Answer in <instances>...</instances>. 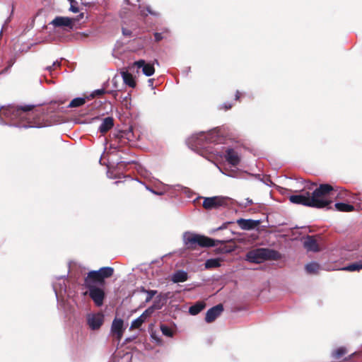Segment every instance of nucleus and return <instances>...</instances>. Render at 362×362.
I'll list each match as a JSON object with an SVG mask.
<instances>
[{
  "label": "nucleus",
  "mask_w": 362,
  "mask_h": 362,
  "mask_svg": "<svg viewBox=\"0 0 362 362\" xmlns=\"http://www.w3.org/2000/svg\"><path fill=\"white\" fill-rule=\"evenodd\" d=\"M89 327L93 329H98L103 325L104 316L101 313H89L86 317Z\"/></svg>",
  "instance_id": "obj_10"
},
{
  "label": "nucleus",
  "mask_w": 362,
  "mask_h": 362,
  "mask_svg": "<svg viewBox=\"0 0 362 362\" xmlns=\"http://www.w3.org/2000/svg\"><path fill=\"white\" fill-rule=\"evenodd\" d=\"M61 63L59 61L54 62L52 66H47L46 69L48 71H52V69H54L56 67H59L60 66Z\"/></svg>",
  "instance_id": "obj_35"
},
{
  "label": "nucleus",
  "mask_w": 362,
  "mask_h": 362,
  "mask_svg": "<svg viewBox=\"0 0 362 362\" xmlns=\"http://www.w3.org/2000/svg\"><path fill=\"white\" fill-rule=\"evenodd\" d=\"M123 34L124 35H127V31H125L124 30H123Z\"/></svg>",
  "instance_id": "obj_44"
},
{
  "label": "nucleus",
  "mask_w": 362,
  "mask_h": 362,
  "mask_svg": "<svg viewBox=\"0 0 362 362\" xmlns=\"http://www.w3.org/2000/svg\"><path fill=\"white\" fill-rule=\"evenodd\" d=\"M183 241L185 245L189 248H195L196 245L203 247H213L221 242L204 235L192 233H185L183 235Z\"/></svg>",
  "instance_id": "obj_2"
},
{
  "label": "nucleus",
  "mask_w": 362,
  "mask_h": 362,
  "mask_svg": "<svg viewBox=\"0 0 362 362\" xmlns=\"http://www.w3.org/2000/svg\"><path fill=\"white\" fill-rule=\"evenodd\" d=\"M143 291L146 292L147 293V296H146V300H145L146 302H149L152 299V298L156 293V291H153V290H151V291H146V290L143 289Z\"/></svg>",
  "instance_id": "obj_33"
},
{
  "label": "nucleus",
  "mask_w": 362,
  "mask_h": 362,
  "mask_svg": "<svg viewBox=\"0 0 362 362\" xmlns=\"http://www.w3.org/2000/svg\"><path fill=\"white\" fill-rule=\"evenodd\" d=\"M303 245L309 251L316 252L318 250V245L315 238L311 236H308L304 242Z\"/></svg>",
  "instance_id": "obj_18"
},
{
  "label": "nucleus",
  "mask_w": 362,
  "mask_h": 362,
  "mask_svg": "<svg viewBox=\"0 0 362 362\" xmlns=\"http://www.w3.org/2000/svg\"><path fill=\"white\" fill-rule=\"evenodd\" d=\"M113 272V269L109 267H103L98 271H91L85 279V284L92 283L96 285H102L104 283V279L111 276Z\"/></svg>",
  "instance_id": "obj_5"
},
{
  "label": "nucleus",
  "mask_w": 362,
  "mask_h": 362,
  "mask_svg": "<svg viewBox=\"0 0 362 362\" xmlns=\"http://www.w3.org/2000/svg\"><path fill=\"white\" fill-rule=\"evenodd\" d=\"M305 269L308 273L315 274L320 269V265L316 262H310L305 266Z\"/></svg>",
  "instance_id": "obj_25"
},
{
  "label": "nucleus",
  "mask_w": 362,
  "mask_h": 362,
  "mask_svg": "<svg viewBox=\"0 0 362 362\" xmlns=\"http://www.w3.org/2000/svg\"><path fill=\"white\" fill-rule=\"evenodd\" d=\"M121 74L125 84L132 88L135 87L136 83L134 78L130 73L128 71H122Z\"/></svg>",
  "instance_id": "obj_21"
},
{
  "label": "nucleus",
  "mask_w": 362,
  "mask_h": 362,
  "mask_svg": "<svg viewBox=\"0 0 362 362\" xmlns=\"http://www.w3.org/2000/svg\"><path fill=\"white\" fill-rule=\"evenodd\" d=\"M33 105H26L21 107L8 106L6 108L2 107L1 112L5 116L9 117L11 120L16 119H29L33 117L28 112L31 111Z\"/></svg>",
  "instance_id": "obj_3"
},
{
  "label": "nucleus",
  "mask_w": 362,
  "mask_h": 362,
  "mask_svg": "<svg viewBox=\"0 0 362 362\" xmlns=\"http://www.w3.org/2000/svg\"><path fill=\"white\" fill-rule=\"evenodd\" d=\"M238 225L243 230H250L257 226V223L251 219L240 218L237 221Z\"/></svg>",
  "instance_id": "obj_16"
},
{
  "label": "nucleus",
  "mask_w": 362,
  "mask_h": 362,
  "mask_svg": "<svg viewBox=\"0 0 362 362\" xmlns=\"http://www.w3.org/2000/svg\"><path fill=\"white\" fill-rule=\"evenodd\" d=\"M239 97H240V93H239V92L238 91V92L236 93V94H235V99H236V100H238V99L239 98Z\"/></svg>",
  "instance_id": "obj_43"
},
{
  "label": "nucleus",
  "mask_w": 362,
  "mask_h": 362,
  "mask_svg": "<svg viewBox=\"0 0 362 362\" xmlns=\"http://www.w3.org/2000/svg\"><path fill=\"white\" fill-rule=\"evenodd\" d=\"M223 310V307L221 304H218L210 308L206 314L205 320L207 322H213L217 317H218Z\"/></svg>",
  "instance_id": "obj_14"
},
{
  "label": "nucleus",
  "mask_w": 362,
  "mask_h": 362,
  "mask_svg": "<svg viewBox=\"0 0 362 362\" xmlns=\"http://www.w3.org/2000/svg\"><path fill=\"white\" fill-rule=\"evenodd\" d=\"M336 210L343 212H350L354 211V206L349 204L346 203H336L334 204Z\"/></svg>",
  "instance_id": "obj_22"
},
{
  "label": "nucleus",
  "mask_w": 362,
  "mask_h": 362,
  "mask_svg": "<svg viewBox=\"0 0 362 362\" xmlns=\"http://www.w3.org/2000/svg\"><path fill=\"white\" fill-rule=\"evenodd\" d=\"M341 269L349 272L359 271L360 269H362V263L355 262L349 264L347 267H343Z\"/></svg>",
  "instance_id": "obj_26"
},
{
  "label": "nucleus",
  "mask_w": 362,
  "mask_h": 362,
  "mask_svg": "<svg viewBox=\"0 0 362 362\" xmlns=\"http://www.w3.org/2000/svg\"><path fill=\"white\" fill-rule=\"evenodd\" d=\"M358 206L360 209H362V199H358Z\"/></svg>",
  "instance_id": "obj_41"
},
{
  "label": "nucleus",
  "mask_w": 362,
  "mask_h": 362,
  "mask_svg": "<svg viewBox=\"0 0 362 362\" xmlns=\"http://www.w3.org/2000/svg\"><path fill=\"white\" fill-rule=\"evenodd\" d=\"M205 307V304L203 302H198L194 305L191 306L189 309V312L191 315H195L201 312Z\"/></svg>",
  "instance_id": "obj_24"
},
{
  "label": "nucleus",
  "mask_w": 362,
  "mask_h": 362,
  "mask_svg": "<svg viewBox=\"0 0 362 362\" xmlns=\"http://www.w3.org/2000/svg\"><path fill=\"white\" fill-rule=\"evenodd\" d=\"M139 8L140 13L142 16H147L148 14L156 15V13L153 12L151 10L150 7L148 6H143L141 5H139Z\"/></svg>",
  "instance_id": "obj_30"
},
{
  "label": "nucleus",
  "mask_w": 362,
  "mask_h": 362,
  "mask_svg": "<svg viewBox=\"0 0 362 362\" xmlns=\"http://www.w3.org/2000/svg\"><path fill=\"white\" fill-rule=\"evenodd\" d=\"M221 262L222 259L221 258L209 259L205 262V268L213 269L218 267L221 266Z\"/></svg>",
  "instance_id": "obj_23"
},
{
  "label": "nucleus",
  "mask_w": 362,
  "mask_h": 362,
  "mask_svg": "<svg viewBox=\"0 0 362 362\" xmlns=\"http://www.w3.org/2000/svg\"><path fill=\"white\" fill-rule=\"evenodd\" d=\"M123 34L124 35H127V31H125L124 30H123Z\"/></svg>",
  "instance_id": "obj_45"
},
{
  "label": "nucleus",
  "mask_w": 362,
  "mask_h": 362,
  "mask_svg": "<svg viewBox=\"0 0 362 362\" xmlns=\"http://www.w3.org/2000/svg\"><path fill=\"white\" fill-rule=\"evenodd\" d=\"M22 127H24V128L37 127V126H34V125H23Z\"/></svg>",
  "instance_id": "obj_42"
},
{
  "label": "nucleus",
  "mask_w": 362,
  "mask_h": 362,
  "mask_svg": "<svg viewBox=\"0 0 362 362\" xmlns=\"http://www.w3.org/2000/svg\"><path fill=\"white\" fill-rule=\"evenodd\" d=\"M124 322L121 319L115 318L111 326V333L117 340H120L124 332Z\"/></svg>",
  "instance_id": "obj_12"
},
{
  "label": "nucleus",
  "mask_w": 362,
  "mask_h": 362,
  "mask_svg": "<svg viewBox=\"0 0 362 362\" xmlns=\"http://www.w3.org/2000/svg\"><path fill=\"white\" fill-rule=\"evenodd\" d=\"M113 119L112 117H105L99 127V131L101 133H105L113 127Z\"/></svg>",
  "instance_id": "obj_20"
},
{
  "label": "nucleus",
  "mask_w": 362,
  "mask_h": 362,
  "mask_svg": "<svg viewBox=\"0 0 362 362\" xmlns=\"http://www.w3.org/2000/svg\"><path fill=\"white\" fill-rule=\"evenodd\" d=\"M227 161L232 165H236L240 162V157L233 149H228L226 156Z\"/></svg>",
  "instance_id": "obj_17"
},
{
  "label": "nucleus",
  "mask_w": 362,
  "mask_h": 362,
  "mask_svg": "<svg viewBox=\"0 0 362 362\" xmlns=\"http://www.w3.org/2000/svg\"><path fill=\"white\" fill-rule=\"evenodd\" d=\"M128 4H131L130 0H125Z\"/></svg>",
  "instance_id": "obj_46"
},
{
  "label": "nucleus",
  "mask_w": 362,
  "mask_h": 362,
  "mask_svg": "<svg viewBox=\"0 0 362 362\" xmlns=\"http://www.w3.org/2000/svg\"><path fill=\"white\" fill-rule=\"evenodd\" d=\"M70 4L69 11L72 13H76L79 12L78 7V2L76 0H68Z\"/></svg>",
  "instance_id": "obj_31"
},
{
  "label": "nucleus",
  "mask_w": 362,
  "mask_h": 362,
  "mask_svg": "<svg viewBox=\"0 0 362 362\" xmlns=\"http://www.w3.org/2000/svg\"><path fill=\"white\" fill-rule=\"evenodd\" d=\"M276 252L266 248H258L247 252L246 259L250 262L260 263L267 259L274 258Z\"/></svg>",
  "instance_id": "obj_6"
},
{
  "label": "nucleus",
  "mask_w": 362,
  "mask_h": 362,
  "mask_svg": "<svg viewBox=\"0 0 362 362\" xmlns=\"http://www.w3.org/2000/svg\"><path fill=\"white\" fill-rule=\"evenodd\" d=\"M104 93H105V90L103 89L95 90V91L93 92V93L91 94V96L93 98L96 95H100L103 94Z\"/></svg>",
  "instance_id": "obj_37"
},
{
  "label": "nucleus",
  "mask_w": 362,
  "mask_h": 362,
  "mask_svg": "<svg viewBox=\"0 0 362 362\" xmlns=\"http://www.w3.org/2000/svg\"><path fill=\"white\" fill-rule=\"evenodd\" d=\"M252 203H253V202L252 199H250V198H247V199H245V202L240 203V205L243 207H247V206L252 204Z\"/></svg>",
  "instance_id": "obj_36"
},
{
  "label": "nucleus",
  "mask_w": 362,
  "mask_h": 362,
  "mask_svg": "<svg viewBox=\"0 0 362 362\" xmlns=\"http://www.w3.org/2000/svg\"><path fill=\"white\" fill-rule=\"evenodd\" d=\"M230 200L229 197L223 196L205 197L203 202V206L208 210L216 209L220 206H227Z\"/></svg>",
  "instance_id": "obj_7"
},
{
  "label": "nucleus",
  "mask_w": 362,
  "mask_h": 362,
  "mask_svg": "<svg viewBox=\"0 0 362 362\" xmlns=\"http://www.w3.org/2000/svg\"><path fill=\"white\" fill-rule=\"evenodd\" d=\"M146 319L142 315H141L132 322L131 328H139L146 321Z\"/></svg>",
  "instance_id": "obj_28"
},
{
  "label": "nucleus",
  "mask_w": 362,
  "mask_h": 362,
  "mask_svg": "<svg viewBox=\"0 0 362 362\" xmlns=\"http://www.w3.org/2000/svg\"><path fill=\"white\" fill-rule=\"evenodd\" d=\"M54 290L55 291V292L57 293V291H56V288L54 286Z\"/></svg>",
  "instance_id": "obj_47"
},
{
  "label": "nucleus",
  "mask_w": 362,
  "mask_h": 362,
  "mask_svg": "<svg viewBox=\"0 0 362 362\" xmlns=\"http://www.w3.org/2000/svg\"><path fill=\"white\" fill-rule=\"evenodd\" d=\"M232 107L231 104L225 103L223 105V107L221 108H224L225 110H228Z\"/></svg>",
  "instance_id": "obj_39"
},
{
  "label": "nucleus",
  "mask_w": 362,
  "mask_h": 362,
  "mask_svg": "<svg viewBox=\"0 0 362 362\" xmlns=\"http://www.w3.org/2000/svg\"><path fill=\"white\" fill-rule=\"evenodd\" d=\"M209 139L205 136L204 132H199L192 135L189 139V144L192 148H198L202 146L204 140H208Z\"/></svg>",
  "instance_id": "obj_15"
},
{
  "label": "nucleus",
  "mask_w": 362,
  "mask_h": 362,
  "mask_svg": "<svg viewBox=\"0 0 362 362\" xmlns=\"http://www.w3.org/2000/svg\"><path fill=\"white\" fill-rule=\"evenodd\" d=\"M49 25L54 28L71 30L74 25V19L65 16H57L49 23Z\"/></svg>",
  "instance_id": "obj_9"
},
{
  "label": "nucleus",
  "mask_w": 362,
  "mask_h": 362,
  "mask_svg": "<svg viewBox=\"0 0 362 362\" xmlns=\"http://www.w3.org/2000/svg\"><path fill=\"white\" fill-rule=\"evenodd\" d=\"M160 330H161L162 333L167 337L173 336V331L171 330L170 328H169L166 325H161Z\"/></svg>",
  "instance_id": "obj_32"
},
{
  "label": "nucleus",
  "mask_w": 362,
  "mask_h": 362,
  "mask_svg": "<svg viewBox=\"0 0 362 362\" xmlns=\"http://www.w3.org/2000/svg\"><path fill=\"white\" fill-rule=\"evenodd\" d=\"M133 66L137 69H141L142 73L146 76H151L155 73L153 65L151 63H146L144 59L135 62L133 64Z\"/></svg>",
  "instance_id": "obj_13"
},
{
  "label": "nucleus",
  "mask_w": 362,
  "mask_h": 362,
  "mask_svg": "<svg viewBox=\"0 0 362 362\" xmlns=\"http://www.w3.org/2000/svg\"><path fill=\"white\" fill-rule=\"evenodd\" d=\"M291 203L296 204H302L307 206H311L310 193L305 192L300 194L291 195L289 197Z\"/></svg>",
  "instance_id": "obj_11"
},
{
  "label": "nucleus",
  "mask_w": 362,
  "mask_h": 362,
  "mask_svg": "<svg viewBox=\"0 0 362 362\" xmlns=\"http://www.w3.org/2000/svg\"><path fill=\"white\" fill-rule=\"evenodd\" d=\"M148 83L149 86H151V87L153 86V78L148 79Z\"/></svg>",
  "instance_id": "obj_40"
},
{
  "label": "nucleus",
  "mask_w": 362,
  "mask_h": 362,
  "mask_svg": "<svg viewBox=\"0 0 362 362\" xmlns=\"http://www.w3.org/2000/svg\"><path fill=\"white\" fill-rule=\"evenodd\" d=\"M188 279V274L183 270H178L172 276V281L174 283L184 282Z\"/></svg>",
  "instance_id": "obj_19"
},
{
  "label": "nucleus",
  "mask_w": 362,
  "mask_h": 362,
  "mask_svg": "<svg viewBox=\"0 0 362 362\" xmlns=\"http://www.w3.org/2000/svg\"><path fill=\"white\" fill-rule=\"evenodd\" d=\"M338 191L334 189L330 185L322 184L316 188L310 194L311 207L324 208L332 202V198L337 197L339 199H345L349 193L346 190Z\"/></svg>",
  "instance_id": "obj_1"
},
{
  "label": "nucleus",
  "mask_w": 362,
  "mask_h": 362,
  "mask_svg": "<svg viewBox=\"0 0 362 362\" xmlns=\"http://www.w3.org/2000/svg\"><path fill=\"white\" fill-rule=\"evenodd\" d=\"M341 260L362 258V243L353 242L346 245L339 251Z\"/></svg>",
  "instance_id": "obj_4"
},
{
  "label": "nucleus",
  "mask_w": 362,
  "mask_h": 362,
  "mask_svg": "<svg viewBox=\"0 0 362 362\" xmlns=\"http://www.w3.org/2000/svg\"><path fill=\"white\" fill-rule=\"evenodd\" d=\"M89 290V296L93 299L97 306H100L103 303L105 293L103 289L98 288L96 284L92 283L85 284Z\"/></svg>",
  "instance_id": "obj_8"
},
{
  "label": "nucleus",
  "mask_w": 362,
  "mask_h": 362,
  "mask_svg": "<svg viewBox=\"0 0 362 362\" xmlns=\"http://www.w3.org/2000/svg\"><path fill=\"white\" fill-rule=\"evenodd\" d=\"M154 36L156 41H160L163 39L162 35L160 33H156Z\"/></svg>",
  "instance_id": "obj_38"
},
{
  "label": "nucleus",
  "mask_w": 362,
  "mask_h": 362,
  "mask_svg": "<svg viewBox=\"0 0 362 362\" xmlns=\"http://www.w3.org/2000/svg\"><path fill=\"white\" fill-rule=\"evenodd\" d=\"M155 310V307L151 306L146 309L141 315L147 319Z\"/></svg>",
  "instance_id": "obj_34"
},
{
  "label": "nucleus",
  "mask_w": 362,
  "mask_h": 362,
  "mask_svg": "<svg viewBox=\"0 0 362 362\" xmlns=\"http://www.w3.org/2000/svg\"><path fill=\"white\" fill-rule=\"evenodd\" d=\"M345 354H346V349L344 347H339L332 352V356L335 359H339Z\"/></svg>",
  "instance_id": "obj_29"
},
{
  "label": "nucleus",
  "mask_w": 362,
  "mask_h": 362,
  "mask_svg": "<svg viewBox=\"0 0 362 362\" xmlns=\"http://www.w3.org/2000/svg\"><path fill=\"white\" fill-rule=\"evenodd\" d=\"M86 103V99L84 98H76L73 99L69 103V107H80Z\"/></svg>",
  "instance_id": "obj_27"
}]
</instances>
